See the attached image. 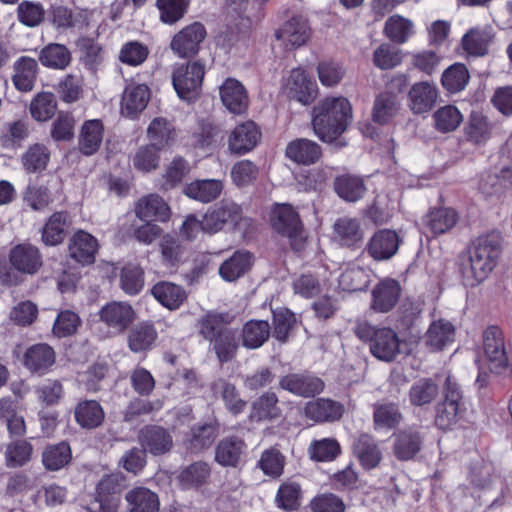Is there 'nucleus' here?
Instances as JSON below:
<instances>
[{
  "label": "nucleus",
  "instance_id": "44",
  "mask_svg": "<svg viewBox=\"0 0 512 512\" xmlns=\"http://www.w3.org/2000/svg\"><path fill=\"white\" fill-rule=\"evenodd\" d=\"M151 293L157 301L170 310L179 308L186 299L184 289L171 282H158L153 286Z\"/></svg>",
  "mask_w": 512,
  "mask_h": 512
},
{
  "label": "nucleus",
  "instance_id": "40",
  "mask_svg": "<svg viewBox=\"0 0 512 512\" xmlns=\"http://www.w3.org/2000/svg\"><path fill=\"white\" fill-rule=\"evenodd\" d=\"M125 499L129 512H158L160 507L158 495L145 487L130 490Z\"/></svg>",
  "mask_w": 512,
  "mask_h": 512
},
{
  "label": "nucleus",
  "instance_id": "48",
  "mask_svg": "<svg viewBox=\"0 0 512 512\" xmlns=\"http://www.w3.org/2000/svg\"><path fill=\"white\" fill-rule=\"evenodd\" d=\"M334 187L339 197L348 202L358 201L366 192L363 179L353 175L337 177L334 182Z\"/></svg>",
  "mask_w": 512,
  "mask_h": 512
},
{
  "label": "nucleus",
  "instance_id": "59",
  "mask_svg": "<svg viewBox=\"0 0 512 512\" xmlns=\"http://www.w3.org/2000/svg\"><path fill=\"white\" fill-rule=\"evenodd\" d=\"M33 446L26 440L13 441L5 451L6 465L11 468L22 467L31 460Z\"/></svg>",
  "mask_w": 512,
  "mask_h": 512
},
{
  "label": "nucleus",
  "instance_id": "17",
  "mask_svg": "<svg viewBox=\"0 0 512 512\" xmlns=\"http://www.w3.org/2000/svg\"><path fill=\"white\" fill-rule=\"evenodd\" d=\"M242 216V208L229 200H222L218 204L209 208L203 215L205 232L216 233L220 231L225 224H236Z\"/></svg>",
  "mask_w": 512,
  "mask_h": 512
},
{
  "label": "nucleus",
  "instance_id": "9",
  "mask_svg": "<svg viewBox=\"0 0 512 512\" xmlns=\"http://www.w3.org/2000/svg\"><path fill=\"white\" fill-rule=\"evenodd\" d=\"M483 350L490 370L500 374L508 369L509 360L505 348L504 333L496 325L488 326L482 335Z\"/></svg>",
  "mask_w": 512,
  "mask_h": 512
},
{
  "label": "nucleus",
  "instance_id": "32",
  "mask_svg": "<svg viewBox=\"0 0 512 512\" xmlns=\"http://www.w3.org/2000/svg\"><path fill=\"white\" fill-rule=\"evenodd\" d=\"M13 70L12 82L15 88L21 92L31 91L37 79V61L34 58L22 56L15 61Z\"/></svg>",
  "mask_w": 512,
  "mask_h": 512
},
{
  "label": "nucleus",
  "instance_id": "29",
  "mask_svg": "<svg viewBox=\"0 0 512 512\" xmlns=\"http://www.w3.org/2000/svg\"><path fill=\"white\" fill-rule=\"evenodd\" d=\"M97 249L96 238L83 230L76 232L69 243L70 257L83 265L94 263Z\"/></svg>",
  "mask_w": 512,
  "mask_h": 512
},
{
  "label": "nucleus",
  "instance_id": "34",
  "mask_svg": "<svg viewBox=\"0 0 512 512\" xmlns=\"http://www.w3.org/2000/svg\"><path fill=\"white\" fill-rule=\"evenodd\" d=\"M457 211L450 207L433 208L423 218V223L433 235L450 231L458 222Z\"/></svg>",
  "mask_w": 512,
  "mask_h": 512
},
{
  "label": "nucleus",
  "instance_id": "33",
  "mask_svg": "<svg viewBox=\"0 0 512 512\" xmlns=\"http://www.w3.org/2000/svg\"><path fill=\"white\" fill-rule=\"evenodd\" d=\"M437 97L435 85L429 82H419L414 84L409 91V106L415 114L426 113L434 107Z\"/></svg>",
  "mask_w": 512,
  "mask_h": 512
},
{
  "label": "nucleus",
  "instance_id": "50",
  "mask_svg": "<svg viewBox=\"0 0 512 512\" xmlns=\"http://www.w3.org/2000/svg\"><path fill=\"white\" fill-rule=\"evenodd\" d=\"M370 282V272L360 266H350L339 276V287L343 291L365 290Z\"/></svg>",
  "mask_w": 512,
  "mask_h": 512
},
{
  "label": "nucleus",
  "instance_id": "53",
  "mask_svg": "<svg viewBox=\"0 0 512 512\" xmlns=\"http://www.w3.org/2000/svg\"><path fill=\"white\" fill-rule=\"evenodd\" d=\"M190 0H157L161 22L173 25L180 21L187 13Z\"/></svg>",
  "mask_w": 512,
  "mask_h": 512
},
{
  "label": "nucleus",
  "instance_id": "38",
  "mask_svg": "<svg viewBox=\"0 0 512 512\" xmlns=\"http://www.w3.org/2000/svg\"><path fill=\"white\" fill-rule=\"evenodd\" d=\"M224 189V184L217 179L196 180L187 184L184 193L189 198L209 203L217 199Z\"/></svg>",
  "mask_w": 512,
  "mask_h": 512
},
{
  "label": "nucleus",
  "instance_id": "41",
  "mask_svg": "<svg viewBox=\"0 0 512 512\" xmlns=\"http://www.w3.org/2000/svg\"><path fill=\"white\" fill-rule=\"evenodd\" d=\"M353 451L365 469L375 468L382 458L377 443L368 434H362L355 440Z\"/></svg>",
  "mask_w": 512,
  "mask_h": 512
},
{
  "label": "nucleus",
  "instance_id": "19",
  "mask_svg": "<svg viewBox=\"0 0 512 512\" xmlns=\"http://www.w3.org/2000/svg\"><path fill=\"white\" fill-rule=\"evenodd\" d=\"M401 239L394 230L377 231L367 244L368 254L376 261L391 259L398 251Z\"/></svg>",
  "mask_w": 512,
  "mask_h": 512
},
{
  "label": "nucleus",
  "instance_id": "60",
  "mask_svg": "<svg viewBox=\"0 0 512 512\" xmlns=\"http://www.w3.org/2000/svg\"><path fill=\"white\" fill-rule=\"evenodd\" d=\"M150 144L163 149L174 139V129L164 118H155L147 129Z\"/></svg>",
  "mask_w": 512,
  "mask_h": 512
},
{
  "label": "nucleus",
  "instance_id": "31",
  "mask_svg": "<svg viewBox=\"0 0 512 512\" xmlns=\"http://www.w3.org/2000/svg\"><path fill=\"white\" fill-rule=\"evenodd\" d=\"M103 136L104 126L101 120L92 119L85 121L79 134V151L85 156L95 154L102 144Z\"/></svg>",
  "mask_w": 512,
  "mask_h": 512
},
{
  "label": "nucleus",
  "instance_id": "61",
  "mask_svg": "<svg viewBox=\"0 0 512 512\" xmlns=\"http://www.w3.org/2000/svg\"><path fill=\"white\" fill-rule=\"evenodd\" d=\"M285 457L276 448H269L261 454L258 467L262 472L272 478H279L283 474Z\"/></svg>",
  "mask_w": 512,
  "mask_h": 512
},
{
  "label": "nucleus",
  "instance_id": "62",
  "mask_svg": "<svg viewBox=\"0 0 512 512\" xmlns=\"http://www.w3.org/2000/svg\"><path fill=\"white\" fill-rule=\"evenodd\" d=\"M49 157V151L44 145L34 144L22 155L21 161L26 171L35 173L46 168Z\"/></svg>",
  "mask_w": 512,
  "mask_h": 512
},
{
  "label": "nucleus",
  "instance_id": "5",
  "mask_svg": "<svg viewBox=\"0 0 512 512\" xmlns=\"http://www.w3.org/2000/svg\"><path fill=\"white\" fill-rule=\"evenodd\" d=\"M466 405L463 391L451 376L442 386V399L435 408L434 424L443 431L451 430L465 416Z\"/></svg>",
  "mask_w": 512,
  "mask_h": 512
},
{
  "label": "nucleus",
  "instance_id": "52",
  "mask_svg": "<svg viewBox=\"0 0 512 512\" xmlns=\"http://www.w3.org/2000/svg\"><path fill=\"white\" fill-rule=\"evenodd\" d=\"M413 27L411 20L395 14L386 20L384 33L392 42L403 44L413 34Z\"/></svg>",
  "mask_w": 512,
  "mask_h": 512
},
{
  "label": "nucleus",
  "instance_id": "14",
  "mask_svg": "<svg viewBox=\"0 0 512 512\" xmlns=\"http://www.w3.org/2000/svg\"><path fill=\"white\" fill-rule=\"evenodd\" d=\"M344 413V405L331 398H317L306 402L303 407V416L314 424L339 421Z\"/></svg>",
  "mask_w": 512,
  "mask_h": 512
},
{
  "label": "nucleus",
  "instance_id": "7",
  "mask_svg": "<svg viewBox=\"0 0 512 512\" xmlns=\"http://www.w3.org/2000/svg\"><path fill=\"white\" fill-rule=\"evenodd\" d=\"M205 66L199 61L181 64L175 67L172 74L174 89L181 99H194L202 86Z\"/></svg>",
  "mask_w": 512,
  "mask_h": 512
},
{
  "label": "nucleus",
  "instance_id": "18",
  "mask_svg": "<svg viewBox=\"0 0 512 512\" xmlns=\"http://www.w3.org/2000/svg\"><path fill=\"white\" fill-rule=\"evenodd\" d=\"M400 294L401 287L398 281L383 279L371 291L370 308L377 313H387L396 306Z\"/></svg>",
  "mask_w": 512,
  "mask_h": 512
},
{
  "label": "nucleus",
  "instance_id": "58",
  "mask_svg": "<svg viewBox=\"0 0 512 512\" xmlns=\"http://www.w3.org/2000/svg\"><path fill=\"white\" fill-rule=\"evenodd\" d=\"M469 72L464 64L456 63L442 74V85L450 93L462 91L469 81Z\"/></svg>",
  "mask_w": 512,
  "mask_h": 512
},
{
  "label": "nucleus",
  "instance_id": "22",
  "mask_svg": "<svg viewBox=\"0 0 512 512\" xmlns=\"http://www.w3.org/2000/svg\"><path fill=\"white\" fill-rule=\"evenodd\" d=\"M261 133L252 121L242 123L234 128L228 140L232 153L244 154L251 151L258 143Z\"/></svg>",
  "mask_w": 512,
  "mask_h": 512
},
{
  "label": "nucleus",
  "instance_id": "21",
  "mask_svg": "<svg viewBox=\"0 0 512 512\" xmlns=\"http://www.w3.org/2000/svg\"><path fill=\"white\" fill-rule=\"evenodd\" d=\"M219 434V423L211 420L206 423L195 424L186 435L184 445L191 453H200L209 448Z\"/></svg>",
  "mask_w": 512,
  "mask_h": 512
},
{
  "label": "nucleus",
  "instance_id": "27",
  "mask_svg": "<svg viewBox=\"0 0 512 512\" xmlns=\"http://www.w3.org/2000/svg\"><path fill=\"white\" fill-rule=\"evenodd\" d=\"M150 90L145 84H131L126 87L121 100L122 115L136 117L147 106Z\"/></svg>",
  "mask_w": 512,
  "mask_h": 512
},
{
  "label": "nucleus",
  "instance_id": "45",
  "mask_svg": "<svg viewBox=\"0 0 512 512\" xmlns=\"http://www.w3.org/2000/svg\"><path fill=\"white\" fill-rule=\"evenodd\" d=\"M403 420L397 403L383 402L373 406V423L376 429H393Z\"/></svg>",
  "mask_w": 512,
  "mask_h": 512
},
{
  "label": "nucleus",
  "instance_id": "57",
  "mask_svg": "<svg viewBox=\"0 0 512 512\" xmlns=\"http://www.w3.org/2000/svg\"><path fill=\"white\" fill-rule=\"evenodd\" d=\"M56 109V98L51 92L38 93L30 104L31 116L37 121H47L51 119Z\"/></svg>",
  "mask_w": 512,
  "mask_h": 512
},
{
  "label": "nucleus",
  "instance_id": "11",
  "mask_svg": "<svg viewBox=\"0 0 512 512\" xmlns=\"http://www.w3.org/2000/svg\"><path fill=\"white\" fill-rule=\"evenodd\" d=\"M393 453L400 461L413 459L422 449L424 434L421 426L410 425L393 434Z\"/></svg>",
  "mask_w": 512,
  "mask_h": 512
},
{
  "label": "nucleus",
  "instance_id": "8",
  "mask_svg": "<svg viewBox=\"0 0 512 512\" xmlns=\"http://www.w3.org/2000/svg\"><path fill=\"white\" fill-rule=\"evenodd\" d=\"M123 482L124 477L121 474L104 476L97 485V496L87 506L88 512H116Z\"/></svg>",
  "mask_w": 512,
  "mask_h": 512
},
{
  "label": "nucleus",
  "instance_id": "46",
  "mask_svg": "<svg viewBox=\"0 0 512 512\" xmlns=\"http://www.w3.org/2000/svg\"><path fill=\"white\" fill-rule=\"evenodd\" d=\"M454 336V326L449 321L438 320L431 323L425 335V342L432 350H442L453 342Z\"/></svg>",
  "mask_w": 512,
  "mask_h": 512
},
{
  "label": "nucleus",
  "instance_id": "37",
  "mask_svg": "<svg viewBox=\"0 0 512 512\" xmlns=\"http://www.w3.org/2000/svg\"><path fill=\"white\" fill-rule=\"evenodd\" d=\"M253 263V255L247 250H239L225 260L219 267L220 276L233 282L249 271Z\"/></svg>",
  "mask_w": 512,
  "mask_h": 512
},
{
  "label": "nucleus",
  "instance_id": "2",
  "mask_svg": "<svg viewBox=\"0 0 512 512\" xmlns=\"http://www.w3.org/2000/svg\"><path fill=\"white\" fill-rule=\"evenodd\" d=\"M232 317L227 313L208 312L199 320V333L210 342L220 363L231 361L239 348V333L230 327Z\"/></svg>",
  "mask_w": 512,
  "mask_h": 512
},
{
  "label": "nucleus",
  "instance_id": "16",
  "mask_svg": "<svg viewBox=\"0 0 512 512\" xmlns=\"http://www.w3.org/2000/svg\"><path fill=\"white\" fill-rule=\"evenodd\" d=\"M138 441L146 453L161 456L173 448V436L170 431L159 425H146L138 434Z\"/></svg>",
  "mask_w": 512,
  "mask_h": 512
},
{
  "label": "nucleus",
  "instance_id": "35",
  "mask_svg": "<svg viewBox=\"0 0 512 512\" xmlns=\"http://www.w3.org/2000/svg\"><path fill=\"white\" fill-rule=\"evenodd\" d=\"M494 34L490 26L471 28L461 40L465 52L472 56H484Z\"/></svg>",
  "mask_w": 512,
  "mask_h": 512
},
{
  "label": "nucleus",
  "instance_id": "26",
  "mask_svg": "<svg viewBox=\"0 0 512 512\" xmlns=\"http://www.w3.org/2000/svg\"><path fill=\"white\" fill-rule=\"evenodd\" d=\"M55 352L45 343L35 344L24 354V366L32 373L45 374L55 363Z\"/></svg>",
  "mask_w": 512,
  "mask_h": 512
},
{
  "label": "nucleus",
  "instance_id": "25",
  "mask_svg": "<svg viewBox=\"0 0 512 512\" xmlns=\"http://www.w3.org/2000/svg\"><path fill=\"white\" fill-rule=\"evenodd\" d=\"M275 36L283 41L289 49L298 48L310 38V27L306 19L293 17L276 31Z\"/></svg>",
  "mask_w": 512,
  "mask_h": 512
},
{
  "label": "nucleus",
  "instance_id": "13",
  "mask_svg": "<svg viewBox=\"0 0 512 512\" xmlns=\"http://www.w3.org/2000/svg\"><path fill=\"white\" fill-rule=\"evenodd\" d=\"M206 37V29L200 22H194L181 29L171 40L170 48L181 58L198 53L201 42Z\"/></svg>",
  "mask_w": 512,
  "mask_h": 512
},
{
  "label": "nucleus",
  "instance_id": "55",
  "mask_svg": "<svg viewBox=\"0 0 512 512\" xmlns=\"http://www.w3.org/2000/svg\"><path fill=\"white\" fill-rule=\"evenodd\" d=\"M144 286V271L136 264L125 265L120 272V287L128 295L138 294Z\"/></svg>",
  "mask_w": 512,
  "mask_h": 512
},
{
  "label": "nucleus",
  "instance_id": "42",
  "mask_svg": "<svg viewBox=\"0 0 512 512\" xmlns=\"http://www.w3.org/2000/svg\"><path fill=\"white\" fill-rule=\"evenodd\" d=\"M76 422L85 429L99 427L104 421V410L95 400L79 402L74 410Z\"/></svg>",
  "mask_w": 512,
  "mask_h": 512
},
{
  "label": "nucleus",
  "instance_id": "43",
  "mask_svg": "<svg viewBox=\"0 0 512 512\" xmlns=\"http://www.w3.org/2000/svg\"><path fill=\"white\" fill-rule=\"evenodd\" d=\"M271 327L264 320H249L242 328V345L247 349L260 348L270 337Z\"/></svg>",
  "mask_w": 512,
  "mask_h": 512
},
{
  "label": "nucleus",
  "instance_id": "20",
  "mask_svg": "<svg viewBox=\"0 0 512 512\" xmlns=\"http://www.w3.org/2000/svg\"><path fill=\"white\" fill-rule=\"evenodd\" d=\"M246 443L237 436H228L218 442L215 461L223 467L237 468L244 462Z\"/></svg>",
  "mask_w": 512,
  "mask_h": 512
},
{
  "label": "nucleus",
  "instance_id": "56",
  "mask_svg": "<svg viewBox=\"0 0 512 512\" xmlns=\"http://www.w3.org/2000/svg\"><path fill=\"white\" fill-rule=\"evenodd\" d=\"M279 415L278 397L274 392L264 393L253 403L251 418L254 420L273 419Z\"/></svg>",
  "mask_w": 512,
  "mask_h": 512
},
{
  "label": "nucleus",
  "instance_id": "1",
  "mask_svg": "<svg viewBox=\"0 0 512 512\" xmlns=\"http://www.w3.org/2000/svg\"><path fill=\"white\" fill-rule=\"evenodd\" d=\"M351 121L352 106L344 97H327L313 107V131L323 142H336Z\"/></svg>",
  "mask_w": 512,
  "mask_h": 512
},
{
  "label": "nucleus",
  "instance_id": "36",
  "mask_svg": "<svg viewBox=\"0 0 512 512\" xmlns=\"http://www.w3.org/2000/svg\"><path fill=\"white\" fill-rule=\"evenodd\" d=\"M440 387L432 378H421L411 385L408 391V400L413 407H426L431 405L439 396Z\"/></svg>",
  "mask_w": 512,
  "mask_h": 512
},
{
  "label": "nucleus",
  "instance_id": "64",
  "mask_svg": "<svg viewBox=\"0 0 512 512\" xmlns=\"http://www.w3.org/2000/svg\"><path fill=\"white\" fill-rule=\"evenodd\" d=\"M301 487L295 482H285L280 485L277 495L276 504L285 511L296 510L300 506Z\"/></svg>",
  "mask_w": 512,
  "mask_h": 512
},
{
  "label": "nucleus",
  "instance_id": "28",
  "mask_svg": "<svg viewBox=\"0 0 512 512\" xmlns=\"http://www.w3.org/2000/svg\"><path fill=\"white\" fill-rule=\"evenodd\" d=\"M10 263L21 273L34 274L41 267L42 259L37 247L20 244L11 250Z\"/></svg>",
  "mask_w": 512,
  "mask_h": 512
},
{
  "label": "nucleus",
  "instance_id": "6",
  "mask_svg": "<svg viewBox=\"0 0 512 512\" xmlns=\"http://www.w3.org/2000/svg\"><path fill=\"white\" fill-rule=\"evenodd\" d=\"M274 230L290 240L292 249L301 252L306 247V236L298 213L291 205L282 204L274 211L272 219Z\"/></svg>",
  "mask_w": 512,
  "mask_h": 512
},
{
  "label": "nucleus",
  "instance_id": "49",
  "mask_svg": "<svg viewBox=\"0 0 512 512\" xmlns=\"http://www.w3.org/2000/svg\"><path fill=\"white\" fill-rule=\"evenodd\" d=\"M71 458V448L66 442L49 445L42 453V463L49 471L62 469L71 461Z\"/></svg>",
  "mask_w": 512,
  "mask_h": 512
},
{
  "label": "nucleus",
  "instance_id": "12",
  "mask_svg": "<svg viewBox=\"0 0 512 512\" xmlns=\"http://www.w3.org/2000/svg\"><path fill=\"white\" fill-rule=\"evenodd\" d=\"M284 92L288 98L302 105H310L317 97V84L301 68L293 69L284 83Z\"/></svg>",
  "mask_w": 512,
  "mask_h": 512
},
{
  "label": "nucleus",
  "instance_id": "23",
  "mask_svg": "<svg viewBox=\"0 0 512 512\" xmlns=\"http://www.w3.org/2000/svg\"><path fill=\"white\" fill-rule=\"evenodd\" d=\"M286 157L300 165H313L322 157L321 146L307 138H298L288 143Z\"/></svg>",
  "mask_w": 512,
  "mask_h": 512
},
{
  "label": "nucleus",
  "instance_id": "4",
  "mask_svg": "<svg viewBox=\"0 0 512 512\" xmlns=\"http://www.w3.org/2000/svg\"><path fill=\"white\" fill-rule=\"evenodd\" d=\"M354 332L360 340L369 342L371 354L381 361L392 362L404 353L406 343L391 328H375L366 321H358Z\"/></svg>",
  "mask_w": 512,
  "mask_h": 512
},
{
  "label": "nucleus",
  "instance_id": "10",
  "mask_svg": "<svg viewBox=\"0 0 512 512\" xmlns=\"http://www.w3.org/2000/svg\"><path fill=\"white\" fill-rule=\"evenodd\" d=\"M100 321L116 335L124 333L136 320V312L126 301H111L98 312Z\"/></svg>",
  "mask_w": 512,
  "mask_h": 512
},
{
  "label": "nucleus",
  "instance_id": "54",
  "mask_svg": "<svg viewBox=\"0 0 512 512\" xmlns=\"http://www.w3.org/2000/svg\"><path fill=\"white\" fill-rule=\"evenodd\" d=\"M210 474L211 469L208 463L197 461L181 471L179 481L184 488L198 487L207 482Z\"/></svg>",
  "mask_w": 512,
  "mask_h": 512
},
{
  "label": "nucleus",
  "instance_id": "51",
  "mask_svg": "<svg viewBox=\"0 0 512 512\" xmlns=\"http://www.w3.org/2000/svg\"><path fill=\"white\" fill-rule=\"evenodd\" d=\"M67 214L56 212L50 216L42 230V240L48 246H55L63 242L66 235Z\"/></svg>",
  "mask_w": 512,
  "mask_h": 512
},
{
  "label": "nucleus",
  "instance_id": "47",
  "mask_svg": "<svg viewBox=\"0 0 512 512\" xmlns=\"http://www.w3.org/2000/svg\"><path fill=\"white\" fill-rule=\"evenodd\" d=\"M157 339V331L148 322L137 324L128 334V347L132 352L138 353L148 350Z\"/></svg>",
  "mask_w": 512,
  "mask_h": 512
},
{
  "label": "nucleus",
  "instance_id": "30",
  "mask_svg": "<svg viewBox=\"0 0 512 512\" xmlns=\"http://www.w3.org/2000/svg\"><path fill=\"white\" fill-rule=\"evenodd\" d=\"M136 216L141 220H157L164 222L169 219L170 208L157 194H149L138 200L135 206Z\"/></svg>",
  "mask_w": 512,
  "mask_h": 512
},
{
  "label": "nucleus",
  "instance_id": "15",
  "mask_svg": "<svg viewBox=\"0 0 512 512\" xmlns=\"http://www.w3.org/2000/svg\"><path fill=\"white\" fill-rule=\"evenodd\" d=\"M279 387L303 398L320 394L325 387L323 380L307 372L289 373L279 379Z\"/></svg>",
  "mask_w": 512,
  "mask_h": 512
},
{
  "label": "nucleus",
  "instance_id": "3",
  "mask_svg": "<svg viewBox=\"0 0 512 512\" xmlns=\"http://www.w3.org/2000/svg\"><path fill=\"white\" fill-rule=\"evenodd\" d=\"M500 253L498 235H486L476 239L468 255L462 259V277L466 286L473 287L487 278Z\"/></svg>",
  "mask_w": 512,
  "mask_h": 512
},
{
  "label": "nucleus",
  "instance_id": "63",
  "mask_svg": "<svg viewBox=\"0 0 512 512\" xmlns=\"http://www.w3.org/2000/svg\"><path fill=\"white\" fill-rule=\"evenodd\" d=\"M433 118L435 128L442 133L454 131L463 120L460 111L452 105H447L436 110Z\"/></svg>",
  "mask_w": 512,
  "mask_h": 512
},
{
  "label": "nucleus",
  "instance_id": "39",
  "mask_svg": "<svg viewBox=\"0 0 512 512\" xmlns=\"http://www.w3.org/2000/svg\"><path fill=\"white\" fill-rule=\"evenodd\" d=\"M38 59L47 68L64 70L70 65L72 54L64 44L49 43L40 50Z\"/></svg>",
  "mask_w": 512,
  "mask_h": 512
},
{
  "label": "nucleus",
  "instance_id": "24",
  "mask_svg": "<svg viewBox=\"0 0 512 512\" xmlns=\"http://www.w3.org/2000/svg\"><path fill=\"white\" fill-rule=\"evenodd\" d=\"M220 97L223 105L234 114H242L248 107V95L241 82L228 78L220 86Z\"/></svg>",
  "mask_w": 512,
  "mask_h": 512
}]
</instances>
